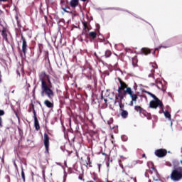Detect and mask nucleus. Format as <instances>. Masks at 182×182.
Returning <instances> with one entry per match:
<instances>
[{"mask_svg":"<svg viewBox=\"0 0 182 182\" xmlns=\"http://www.w3.org/2000/svg\"><path fill=\"white\" fill-rule=\"evenodd\" d=\"M173 168L171 171V175L167 178H171L172 181L177 182L182 180V166H178V161H173Z\"/></svg>","mask_w":182,"mask_h":182,"instance_id":"nucleus-3","label":"nucleus"},{"mask_svg":"<svg viewBox=\"0 0 182 182\" xmlns=\"http://www.w3.org/2000/svg\"><path fill=\"white\" fill-rule=\"evenodd\" d=\"M87 162L86 163V167H87V166H89L90 167H92V161H90V157L87 156Z\"/></svg>","mask_w":182,"mask_h":182,"instance_id":"nucleus-25","label":"nucleus"},{"mask_svg":"<svg viewBox=\"0 0 182 182\" xmlns=\"http://www.w3.org/2000/svg\"><path fill=\"white\" fill-rule=\"evenodd\" d=\"M44 146L46 149L45 153L49 154V135H48V133H44Z\"/></svg>","mask_w":182,"mask_h":182,"instance_id":"nucleus-7","label":"nucleus"},{"mask_svg":"<svg viewBox=\"0 0 182 182\" xmlns=\"http://www.w3.org/2000/svg\"><path fill=\"white\" fill-rule=\"evenodd\" d=\"M39 79L41 82V97H45V96H47L50 100H53V97H55V92L52 89V81H50L49 75H47L46 72L43 71L39 75Z\"/></svg>","mask_w":182,"mask_h":182,"instance_id":"nucleus-1","label":"nucleus"},{"mask_svg":"<svg viewBox=\"0 0 182 182\" xmlns=\"http://www.w3.org/2000/svg\"><path fill=\"white\" fill-rule=\"evenodd\" d=\"M18 132H21V128H18Z\"/></svg>","mask_w":182,"mask_h":182,"instance_id":"nucleus-49","label":"nucleus"},{"mask_svg":"<svg viewBox=\"0 0 182 182\" xmlns=\"http://www.w3.org/2000/svg\"><path fill=\"white\" fill-rule=\"evenodd\" d=\"M1 36H3V39L8 42V33H6V29L4 28L1 31Z\"/></svg>","mask_w":182,"mask_h":182,"instance_id":"nucleus-17","label":"nucleus"},{"mask_svg":"<svg viewBox=\"0 0 182 182\" xmlns=\"http://www.w3.org/2000/svg\"><path fill=\"white\" fill-rule=\"evenodd\" d=\"M119 164H120V163H122V161H121V160H119Z\"/></svg>","mask_w":182,"mask_h":182,"instance_id":"nucleus-46","label":"nucleus"},{"mask_svg":"<svg viewBox=\"0 0 182 182\" xmlns=\"http://www.w3.org/2000/svg\"><path fill=\"white\" fill-rule=\"evenodd\" d=\"M71 8H76L79 5V0H71L70 2Z\"/></svg>","mask_w":182,"mask_h":182,"instance_id":"nucleus-16","label":"nucleus"},{"mask_svg":"<svg viewBox=\"0 0 182 182\" xmlns=\"http://www.w3.org/2000/svg\"><path fill=\"white\" fill-rule=\"evenodd\" d=\"M156 50H159V48H155L154 51V53H156Z\"/></svg>","mask_w":182,"mask_h":182,"instance_id":"nucleus-39","label":"nucleus"},{"mask_svg":"<svg viewBox=\"0 0 182 182\" xmlns=\"http://www.w3.org/2000/svg\"><path fill=\"white\" fill-rule=\"evenodd\" d=\"M82 2H86L87 0H81Z\"/></svg>","mask_w":182,"mask_h":182,"instance_id":"nucleus-42","label":"nucleus"},{"mask_svg":"<svg viewBox=\"0 0 182 182\" xmlns=\"http://www.w3.org/2000/svg\"><path fill=\"white\" fill-rule=\"evenodd\" d=\"M86 38L90 39V41H95L97 38V33L96 31H90L88 34H85Z\"/></svg>","mask_w":182,"mask_h":182,"instance_id":"nucleus-9","label":"nucleus"},{"mask_svg":"<svg viewBox=\"0 0 182 182\" xmlns=\"http://www.w3.org/2000/svg\"><path fill=\"white\" fill-rule=\"evenodd\" d=\"M101 99H102V100H104V101H105V105H107V99H105V98L103 97V94L101 95Z\"/></svg>","mask_w":182,"mask_h":182,"instance_id":"nucleus-30","label":"nucleus"},{"mask_svg":"<svg viewBox=\"0 0 182 182\" xmlns=\"http://www.w3.org/2000/svg\"><path fill=\"white\" fill-rule=\"evenodd\" d=\"M118 102H119V112L124 110V104H123L122 102V101L121 102L118 101Z\"/></svg>","mask_w":182,"mask_h":182,"instance_id":"nucleus-22","label":"nucleus"},{"mask_svg":"<svg viewBox=\"0 0 182 182\" xmlns=\"http://www.w3.org/2000/svg\"><path fill=\"white\" fill-rule=\"evenodd\" d=\"M134 109L136 110V112H138L139 113L144 114V116H146V111L143 109L139 105H136L134 107Z\"/></svg>","mask_w":182,"mask_h":182,"instance_id":"nucleus-13","label":"nucleus"},{"mask_svg":"<svg viewBox=\"0 0 182 182\" xmlns=\"http://www.w3.org/2000/svg\"><path fill=\"white\" fill-rule=\"evenodd\" d=\"M0 127H2V118L0 117Z\"/></svg>","mask_w":182,"mask_h":182,"instance_id":"nucleus-34","label":"nucleus"},{"mask_svg":"<svg viewBox=\"0 0 182 182\" xmlns=\"http://www.w3.org/2000/svg\"><path fill=\"white\" fill-rule=\"evenodd\" d=\"M116 99H118L117 97H116Z\"/></svg>","mask_w":182,"mask_h":182,"instance_id":"nucleus-51","label":"nucleus"},{"mask_svg":"<svg viewBox=\"0 0 182 182\" xmlns=\"http://www.w3.org/2000/svg\"><path fill=\"white\" fill-rule=\"evenodd\" d=\"M104 56L105 58H110V56H112V51L110 50H107Z\"/></svg>","mask_w":182,"mask_h":182,"instance_id":"nucleus-21","label":"nucleus"},{"mask_svg":"<svg viewBox=\"0 0 182 182\" xmlns=\"http://www.w3.org/2000/svg\"><path fill=\"white\" fill-rule=\"evenodd\" d=\"M120 112V115L122 117V119H127V117H129V112L124 109Z\"/></svg>","mask_w":182,"mask_h":182,"instance_id":"nucleus-18","label":"nucleus"},{"mask_svg":"<svg viewBox=\"0 0 182 182\" xmlns=\"http://www.w3.org/2000/svg\"><path fill=\"white\" fill-rule=\"evenodd\" d=\"M162 113H164L165 117H166L167 119H171V114H170V112L168 111H164L162 112Z\"/></svg>","mask_w":182,"mask_h":182,"instance_id":"nucleus-20","label":"nucleus"},{"mask_svg":"<svg viewBox=\"0 0 182 182\" xmlns=\"http://www.w3.org/2000/svg\"><path fill=\"white\" fill-rule=\"evenodd\" d=\"M78 178L79 180H83V181H85V179H83V176H80Z\"/></svg>","mask_w":182,"mask_h":182,"instance_id":"nucleus-33","label":"nucleus"},{"mask_svg":"<svg viewBox=\"0 0 182 182\" xmlns=\"http://www.w3.org/2000/svg\"><path fill=\"white\" fill-rule=\"evenodd\" d=\"M48 73H52L53 72V69H52V65H50V62H49V66L48 68Z\"/></svg>","mask_w":182,"mask_h":182,"instance_id":"nucleus-28","label":"nucleus"},{"mask_svg":"<svg viewBox=\"0 0 182 182\" xmlns=\"http://www.w3.org/2000/svg\"><path fill=\"white\" fill-rule=\"evenodd\" d=\"M107 166H109V163L107 164Z\"/></svg>","mask_w":182,"mask_h":182,"instance_id":"nucleus-52","label":"nucleus"},{"mask_svg":"<svg viewBox=\"0 0 182 182\" xmlns=\"http://www.w3.org/2000/svg\"><path fill=\"white\" fill-rule=\"evenodd\" d=\"M4 114H5V112H4L2 109H0V116H4Z\"/></svg>","mask_w":182,"mask_h":182,"instance_id":"nucleus-31","label":"nucleus"},{"mask_svg":"<svg viewBox=\"0 0 182 182\" xmlns=\"http://www.w3.org/2000/svg\"><path fill=\"white\" fill-rule=\"evenodd\" d=\"M148 119H149V120H151V117H149Z\"/></svg>","mask_w":182,"mask_h":182,"instance_id":"nucleus-44","label":"nucleus"},{"mask_svg":"<svg viewBox=\"0 0 182 182\" xmlns=\"http://www.w3.org/2000/svg\"><path fill=\"white\" fill-rule=\"evenodd\" d=\"M152 85L156 86V87H158V89H159V90H166V89L164 88V85H163V82H161V80H160L159 78L155 80V83H153Z\"/></svg>","mask_w":182,"mask_h":182,"instance_id":"nucleus-8","label":"nucleus"},{"mask_svg":"<svg viewBox=\"0 0 182 182\" xmlns=\"http://www.w3.org/2000/svg\"><path fill=\"white\" fill-rule=\"evenodd\" d=\"M87 182H95V181H87Z\"/></svg>","mask_w":182,"mask_h":182,"instance_id":"nucleus-43","label":"nucleus"},{"mask_svg":"<svg viewBox=\"0 0 182 182\" xmlns=\"http://www.w3.org/2000/svg\"><path fill=\"white\" fill-rule=\"evenodd\" d=\"M155 156L159 159L165 157V156H167V150L164 149H156L155 151Z\"/></svg>","mask_w":182,"mask_h":182,"instance_id":"nucleus-6","label":"nucleus"},{"mask_svg":"<svg viewBox=\"0 0 182 182\" xmlns=\"http://www.w3.org/2000/svg\"><path fill=\"white\" fill-rule=\"evenodd\" d=\"M142 157H143V159H147V157H146V154H144L142 155Z\"/></svg>","mask_w":182,"mask_h":182,"instance_id":"nucleus-36","label":"nucleus"},{"mask_svg":"<svg viewBox=\"0 0 182 182\" xmlns=\"http://www.w3.org/2000/svg\"><path fill=\"white\" fill-rule=\"evenodd\" d=\"M143 164V161H134L132 163L134 166H136V164Z\"/></svg>","mask_w":182,"mask_h":182,"instance_id":"nucleus-29","label":"nucleus"},{"mask_svg":"<svg viewBox=\"0 0 182 182\" xmlns=\"http://www.w3.org/2000/svg\"><path fill=\"white\" fill-rule=\"evenodd\" d=\"M141 53L142 55H150V53H151V50H150L149 48H142L141 49Z\"/></svg>","mask_w":182,"mask_h":182,"instance_id":"nucleus-14","label":"nucleus"},{"mask_svg":"<svg viewBox=\"0 0 182 182\" xmlns=\"http://www.w3.org/2000/svg\"><path fill=\"white\" fill-rule=\"evenodd\" d=\"M96 28H97V31H98V32H99V29H100V25L97 24Z\"/></svg>","mask_w":182,"mask_h":182,"instance_id":"nucleus-32","label":"nucleus"},{"mask_svg":"<svg viewBox=\"0 0 182 182\" xmlns=\"http://www.w3.org/2000/svg\"><path fill=\"white\" fill-rule=\"evenodd\" d=\"M82 73L87 77V79H92V70L90 68H85L82 70Z\"/></svg>","mask_w":182,"mask_h":182,"instance_id":"nucleus-10","label":"nucleus"},{"mask_svg":"<svg viewBox=\"0 0 182 182\" xmlns=\"http://www.w3.org/2000/svg\"><path fill=\"white\" fill-rule=\"evenodd\" d=\"M151 67L153 68L152 69H151V73L149 74V77H153L154 79V69H157V64L154 63L152 64Z\"/></svg>","mask_w":182,"mask_h":182,"instance_id":"nucleus-12","label":"nucleus"},{"mask_svg":"<svg viewBox=\"0 0 182 182\" xmlns=\"http://www.w3.org/2000/svg\"><path fill=\"white\" fill-rule=\"evenodd\" d=\"M18 75H19V76H21V73H19V71H17Z\"/></svg>","mask_w":182,"mask_h":182,"instance_id":"nucleus-41","label":"nucleus"},{"mask_svg":"<svg viewBox=\"0 0 182 182\" xmlns=\"http://www.w3.org/2000/svg\"><path fill=\"white\" fill-rule=\"evenodd\" d=\"M132 65H133V66H136V65H137V58L136 57L132 58Z\"/></svg>","mask_w":182,"mask_h":182,"instance_id":"nucleus-27","label":"nucleus"},{"mask_svg":"<svg viewBox=\"0 0 182 182\" xmlns=\"http://www.w3.org/2000/svg\"><path fill=\"white\" fill-rule=\"evenodd\" d=\"M181 164H182V160L180 161Z\"/></svg>","mask_w":182,"mask_h":182,"instance_id":"nucleus-50","label":"nucleus"},{"mask_svg":"<svg viewBox=\"0 0 182 182\" xmlns=\"http://www.w3.org/2000/svg\"><path fill=\"white\" fill-rule=\"evenodd\" d=\"M14 166H15V168H16V170H18V165L15 162H14Z\"/></svg>","mask_w":182,"mask_h":182,"instance_id":"nucleus-35","label":"nucleus"},{"mask_svg":"<svg viewBox=\"0 0 182 182\" xmlns=\"http://www.w3.org/2000/svg\"><path fill=\"white\" fill-rule=\"evenodd\" d=\"M34 127L37 131L41 130V126L39 125V120H38V118L34 119Z\"/></svg>","mask_w":182,"mask_h":182,"instance_id":"nucleus-19","label":"nucleus"},{"mask_svg":"<svg viewBox=\"0 0 182 182\" xmlns=\"http://www.w3.org/2000/svg\"><path fill=\"white\" fill-rule=\"evenodd\" d=\"M181 152H182V148H181Z\"/></svg>","mask_w":182,"mask_h":182,"instance_id":"nucleus-53","label":"nucleus"},{"mask_svg":"<svg viewBox=\"0 0 182 182\" xmlns=\"http://www.w3.org/2000/svg\"><path fill=\"white\" fill-rule=\"evenodd\" d=\"M168 166H169V167H171V164H170L169 165H168Z\"/></svg>","mask_w":182,"mask_h":182,"instance_id":"nucleus-47","label":"nucleus"},{"mask_svg":"<svg viewBox=\"0 0 182 182\" xmlns=\"http://www.w3.org/2000/svg\"><path fill=\"white\" fill-rule=\"evenodd\" d=\"M44 105L46 107H48V109H52L53 107V102H51L48 100L44 101Z\"/></svg>","mask_w":182,"mask_h":182,"instance_id":"nucleus-15","label":"nucleus"},{"mask_svg":"<svg viewBox=\"0 0 182 182\" xmlns=\"http://www.w3.org/2000/svg\"><path fill=\"white\" fill-rule=\"evenodd\" d=\"M99 170H100V164H99Z\"/></svg>","mask_w":182,"mask_h":182,"instance_id":"nucleus-48","label":"nucleus"},{"mask_svg":"<svg viewBox=\"0 0 182 182\" xmlns=\"http://www.w3.org/2000/svg\"><path fill=\"white\" fill-rule=\"evenodd\" d=\"M144 93H146L147 95H149V96H151V97H153L154 100L150 101L149 102V107L150 109H157V107H159V109H161L159 111V114H161V113H163V112H164V105L163 104V102H161V100H160V99H159L158 97H156L154 94L149 92V91H144Z\"/></svg>","mask_w":182,"mask_h":182,"instance_id":"nucleus-4","label":"nucleus"},{"mask_svg":"<svg viewBox=\"0 0 182 182\" xmlns=\"http://www.w3.org/2000/svg\"><path fill=\"white\" fill-rule=\"evenodd\" d=\"M48 134H49L50 136H52V134L49 132V130H48Z\"/></svg>","mask_w":182,"mask_h":182,"instance_id":"nucleus-40","label":"nucleus"},{"mask_svg":"<svg viewBox=\"0 0 182 182\" xmlns=\"http://www.w3.org/2000/svg\"><path fill=\"white\" fill-rule=\"evenodd\" d=\"M31 106H32V109H33L34 119H38V117H36V111H35V105L33 104H31Z\"/></svg>","mask_w":182,"mask_h":182,"instance_id":"nucleus-24","label":"nucleus"},{"mask_svg":"<svg viewBox=\"0 0 182 182\" xmlns=\"http://www.w3.org/2000/svg\"><path fill=\"white\" fill-rule=\"evenodd\" d=\"M22 41V52L24 56H26V53L28 52V43L26 42V38L21 34Z\"/></svg>","mask_w":182,"mask_h":182,"instance_id":"nucleus-5","label":"nucleus"},{"mask_svg":"<svg viewBox=\"0 0 182 182\" xmlns=\"http://www.w3.org/2000/svg\"><path fill=\"white\" fill-rule=\"evenodd\" d=\"M8 0H0V2H6Z\"/></svg>","mask_w":182,"mask_h":182,"instance_id":"nucleus-38","label":"nucleus"},{"mask_svg":"<svg viewBox=\"0 0 182 182\" xmlns=\"http://www.w3.org/2000/svg\"><path fill=\"white\" fill-rule=\"evenodd\" d=\"M83 31L82 35H87V32L90 31L89 26H87V22L82 21Z\"/></svg>","mask_w":182,"mask_h":182,"instance_id":"nucleus-11","label":"nucleus"},{"mask_svg":"<svg viewBox=\"0 0 182 182\" xmlns=\"http://www.w3.org/2000/svg\"><path fill=\"white\" fill-rule=\"evenodd\" d=\"M102 156H107V154H106V153H105V152H102Z\"/></svg>","mask_w":182,"mask_h":182,"instance_id":"nucleus-37","label":"nucleus"},{"mask_svg":"<svg viewBox=\"0 0 182 182\" xmlns=\"http://www.w3.org/2000/svg\"><path fill=\"white\" fill-rule=\"evenodd\" d=\"M118 81L119 82V85H120V86L118 87V90H117L118 97L120 99V100H123V99H124V97H126V96L129 95V97H131L132 99L129 105L134 106V103L137 102V99H139V96L137 95V94L134 93V92L132 90V87H129V85H127L126 82L122 80V78L118 77Z\"/></svg>","mask_w":182,"mask_h":182,"instance_id":"nucleus-2","label":"nucleus"},{"mask_svg":"<svg viewBox=\"0 0 182 182\" xmlns=\"http://www.w3.org/2000/svg\"><path fill=\"white\" fill-rule=\"evenodd\" d=\"M21 177H22L23 181L25 182V172L23 171V166L21 165Z\"/></svg>","mask_w":182,"mask_h":182,"instance_id":"nucleus-23","label":"nucleus"},{"mask_svg":"<svg viewBox=\"0 0 182 182\" xmlns=\"http://www.w3.org/2000/svg\"><path fill=\"white\" fill-rule=\"evenodd\" d=\"M40 52H41V53H42V49H41V48H40Z\"/></svg>","mask_w":182,"mask_h":182,"instance_id":"nucleus-45","label":"nucleus"},{"mask_svg":"<svg viewBox=\"0 0 182 182\" xmlns=\"http://www.w3.org/2000/svg\"><path fill=\"white\" fill-rule=\"evenodd\" d=\"M63 11L64 12H67V14H69L70 12V7L65 6V7L63 8Z\"/></svg>","mask_w":182,"mask_h":182,"instance_id":"nucleus-26","label":"nucleus"}]
</instances>
